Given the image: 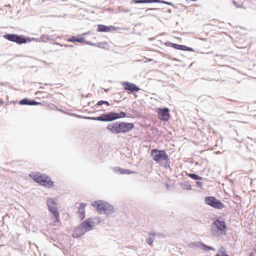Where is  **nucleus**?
I'll use <instances>...</instances> for the list:
<instances>
[{"label": "nucleus", "instance_id": "nucleus-1", "mask_svg": "<svg viewBox=\"0 0 256 256\" xmlns=\"http://www.w3.org/2000/svg\"><path fill=\"white\" fill-rule=\"evenodd\" d=\"M134 127V124L132 122H116L107 125L106 129L112 134H117L128 133Z\"/></svg>", "mask_w": 256, "mask_h": 256}, {"label": "nucleus", "instance_id": "nucleus-2", "mask_svg": "<svg viewBox=\"0 0 256 256\" xmlns=\"http://www.w3.org/2000/svg\"><path fill=\"white\" fill-rule=\"evenodd\" d=\"M29 176L39 185L46 188H50L54 186L52 178L45 174L39 172H32L30 174Z\"/></svg>", "mask_w": 256, "mask_h": 256}, {"label": "nucleus", "instance_id": "nucleus-3", "mask_svg": "<svg viewBox=\"0 0 256 256\" xmlns=\"http://www.w3.org/2000/svg\"><path fill=\"white\" fill-rule=\"evenodd\" d=\"M92 220L93 218H86L78 226L76 227L74 230V237L76 238H80L86 232L93 230L94 225Z\"/></svg>", "mask_w": 256, "mask_h": 256}, {"label": "nucleus", "instance_id": "nucleus-4", "mask_svg": "<svg viewBox=\"0 0 256 256\" xmlns=\"http://www.w3.org/2000/svg\"><path fill=\"white\" fill-rule=\"evenodd\" d=\"M91 206L96 208L100 214L104 213L106 215L112 214L114 212V207L104 200H98L91 204Z\"/></svg>", "mask_w": 256, "mask_h": 256}, {"label": "nucleus", "instance_id": "nucleus-5", "mask_svg": "<svg viewBox=\"0 0 256 256\" xmlns=\"http://www.w3.org/2000/svg\"><path fill=\"white\" fill-rule=\"evenodd\" d=\"M46 204L54 222H59L60 214L58 210V208L56 200L52 198H48L46 200Z\"/></svg>", "mask_w": 256, "mask_h": 256}, {"label": "nucleus", "instance_id": "nucleus-6", "mask_svg": "<svg viewBox=\"0 0 256 256\" xmlns=\"http://www.w3.org/2000/svg\"><path fill=\"white\" fill-rule=\"evenodd\" d=\"M150 156L154 161L158 164L162 162H166L170 160L168 156L164 150L152 149L150 151Z\"/></svg>", "mask_w": 256, "mask_h": 256}, {"label": "nucleus", "instance_id": "nucleus-7", "mask_svg": "<svg viewBox=\"0 0 256 256\" xmlns=\"http://www.w3.org/2000/svg\"><path fill=\"white\" fill-rule=\"evenodd\" d=\"M116 112H108L106 114H103L97 117H90V116H79L87 120H98L101 122H112L116 120Z\"/></svg>", "mask_w": 256, "mask_h": 256}, {"label": "nucleus", "instance_id": "nucleus-8", "mask_svg": "<svg viewBox=\"0 0 256 256\" xmlns=\"http://www.w3.org/2000/svg\"><path fill=\"white\" fill-rule=\"evenodd\" d=\"M204 202L206 204L218 210L222 209L225 206L220 200L214 196H206Z\"/></svg>", "mask_w": 256, "mask_h": 256}, {"label": "nucleus", "instance_id": "nucleus-9", "mask_svg": "<svg viewBox=\"0 0 256 256\" xmlns=\"http://www.w3.org/2000/svg\"><path fill=\"white\" fill-rule=\"evenodd\" d=\"M215 228L222 234L226 232L227 226L224 220H220L219 218H216L212 225V232L215 230Z\"/></svg>", "mask_w": 256, "mask_h": 256}, {"label": "nucleus", "instance_id": "nucleus-10", "mask_svg": "<svg viewBox=\"0 0 256 256\" xmlns=\"http://www.w3.org/2000/svg\"><path fill=\"white\" fill-rule=\"evenodd\" d=\"M157 112L158 118L163 122H167L168 120L170 114V110L168 108H158L157 110Z\"/></svg>", "mask_w": 256, "mask_h": 256}, {"label": "nucleus", "instance_id": "nucleus-11", "mask_svg": "<svg viewBox=\"0 0 256 256\" xmlns=\"http://www.w3.org/2000/svg\"><path fill=\"white\" fill-rule=\"evenodd\" d=\"M124 86V90L128 92V93H134L138 92L140 90V88L136 84L128 82H124L122 83Z\"/></svg>", "mask_w": 256, "mask_h": 256}, {"label": "nucleus", "instance_id": "nucleus-12", "mask_svg": "<svg viewBox=\"0 0 256 256\" xmlns=\"http://www.w3.org/2000/svg\"><path fill=\"white\" fill-rule=\"evenodd\" d=\"M190 247L194 249L200 248L205 251L214 250V248L206 245L202 242H196L190 244Z\"/></svg>", "mask_w": 256, "mask_h": 256}, {"label": "nucleus", "instance_id": "nucleus-13", "mask_svg": "<svg viewBox=\"0 0 256 256\" xmlns=\"http://www.w3.org/2000/svg\"><path fill=\"white\" fill-rule=\"evenodd\" d=\"M20 105L37 106L41 104V103L38 102L34 100H30L28 98H24L18 102Z\"/></svg>", "mask_w": 256, "mask_h": 256}, {"label": "nucleus", "instance_id": "nucleus-14", "mask_svg": "<svg viewBox=\"0 0 256 256\" xmlns=\"http://www.w3.org/2000/svg\"><path fill=\"white\" fill-rule=\"evenodd\" d=\"M115 30L114 26H107L104 24H98L97 26V31L98 32H108Z\"/></svg>", "mask_w": 256, "mask_h": 256}, {"label": "nucleus", "instance_id": "nucleus-15", "mask_svg": "<svg viewBox=\"0 0 256 256\" xmlns=\"http://www.w3.org/2000/svg\"><path fill=\"white\" fill-rule=\"evenodd\" d=\"M35 40L34 38H32V39L30 38H26L24 35H18L17 34V44H26L27 42H30L32 40Z\"/></svg>", "mask_w": 256, "mask_h": 256}, {"label": "nucleus", "instance_id": "nucleus-16", "mask_svg": "<svg viewBox=\"0 0 256 256\" xmlns=\"http://www.w3.org/2000/svg\"><path fill=\"white\" fill-rule=\"evenodd\" d=\"M67 41L69 42H78L79 43L82 44V43L86 42V40L84 39V37L81 36H72L70 37V38H68L67 40Z\"/></svg>", "mask_w": 256, "mask_h": 256}, {"label": "nucleus", "instance_id": "nucleus-17", "mask_svg": "<svg viewBox=\"0 0 256 256\" xmlns=\"http://www.w3.org/2000/svg\"><path fill=\"white\" fill-rule=\"evenodd\" d=\"M4 37L8 40L16 42V34H6Z\"/></svg>", "mask_w": 256, "mask_h": 256}, {"label": "nucleus", "instance_id": "nucleus-18", "mask_svg": "<svg viewBox=\"0 0 256 256\" xmlns=\"http://www.w3.org/2000/svg\"><path fill=\"white\" fill-rule=\"evenodd\" d=\"M186 176L194 180H202L203 178L196 174L186 172Z\"/></svg>", "mask_w": 256, "mask_h": 256}, {"label": "nucleus", "instance_id": "nucleus-19", "mask_svg": "<svg viewBox=\"0 0 256 256\" xmlns=\"http://www.w3.org/2000/svg\"><path fill=\"white\" fill-rule=\"evenodd\" d=\"M168 46H172L174 49L181 50L182 44H178L174 43L169 42Z\"/></svg>", "mask_w": 256, "mask_h": 256}, {"label": "nucleus", "instance_id": "nucleus-20", "mask_svg": "<svg viewBox=\"0 0 256 256\" xmlns=\"http://www.w3.org/2000/svg\"><path fill=\"white\" fill-rule=\"evenodd\" d=\"M116 120L120 118H124L126 116V114L124 112H121L120 113L116 112Z\"/></svg>", "mask_w": 256, "mask_h": 256}, {"label": "nucleus", "instance_id": "nucleus-21", "mask_svg": "<svg viewBox=\"0 0 256 256\" xmlns=\"http://www.w3.org/2000/svg\"><path fill=\"white\" fill-rule=\"evenodd\" d=\"M181 50L188 52H194L192 48L182 44Z\"/></svg>", "mask_w": 256, "mask_h": 256}, {"label": "nucleus", "instance_id": "nucleus-22", "mask_svg": "<svg viewBox=\"0 0 256 256\" xmlns=\"http://www.w3.org/2000/svg\"><path fill=\"white\" fill-rule=\"evenodd\" d=\"M86 206V204L84 203H80V206L78 207V214L80 212H85V207Z\"/></svg>", "mask_w": 256, "mask_h": 256}, {"label": "nucleus", "instance_id": "nucleus-23", "mask_svg": "<svg viewBox=\"0 0 256 256\" xmlns=\"http://www.w3.org/2000/svg\"><path fill=\"white\" fill-rule=\"evenodd\" d=\"M219 254L222 256H229V255L228 254L226 253L225 248H223V247H221V248H220V250Z\"/></svg>", "mask_w": 256, "mask_h": 256}, {"label": "nucleus", "instance_id": "nucleus-24", "mask_svg": "<svg viewBox=\"0 0 256 256\" xmlns=\"http://www.w3.org/2000/svg\"><path fill=\"white\" fill-rule=\"evenodd\" d=\"M105 104L108 106H110V104L108 102L106 101V100H103L98 101L97 102L96 105L100 106H102V104Z\"/></svg>", "mask_w": 256, "mask_h": 256}, {"label": "nucleus", "instance_id": "nucleus-25", "mask_svg": "<svg viewBox=\"0 0 256 256\" xmlns=\"http://www.w3.org/2000/svg\"><path fill=\"white\" fill-rule=\"evenodd\" d=\"M132 2L136 4L148 3V0H132Z\"/></svg>", "mask_w": 256, "mask_h": 256}, {"label": "nucleus", "instance_id": "nucleus-26", "mask_svg": "<svg viewBox=\"0 0 256 256\" xmlns=\"http://www.w3.org/2000/svg\"><path fill=\"white\" fill-rule=\"evenodd\" d=\"M112 170L116 173H120V174H122V172H123L122 170H124V169L120 167H114L112 168Z\"/></svg>", "mask_w": 256, "mask_h": 256}, {"label": "nucleus", "instance_id": "nucleus-27", "mask_svg": "<svg viewBox=\"0 0 256 256\" xmlns=\"http://www.w3.org/2000/svg\"><path fill=\"white\" fill-rule=\"evenodd\" d=\"M122 171L123 172H122V174H132L136 173V172L134 171H132L128 169H124Z\"/></svg>", "mask_w": 256, "mask_h": 256}, {"label": "nucleus", "instance_id": "nucleus-28", "mask_svg": "<svg viewBox=\"0 0 256 256\" xmlns=\"http://www.w3.org/2000/svg\"><path fill=\"white\" fill-rule=\"evenodd\" d=\"M41 41L44 42H46L47 41H48L50 40V36H45L43 35L41 37Z\"/></svg>", "mask_w": 256, "mask_h": 256}, {"label": "nucleus", "instance_id": "nucleus-29", "mask_svg": "<svg viewBox=\"0 0 256 256\" xmlns=\"http://www.w3.org/2000/svg\"><path fill=\"white\" fill-rule=\"evenodd\" d=\"M184 188L188 190H192V186L188 182H186L184 184Z\"/></svg>", "mask_w": 256, "mask_h": 256}, {"label": "nucleus", "instance_id": "nucleus-30", "mask_svg": "<svg viewBox=\"0 0 256 256\" xmlns=\"http://www.w3.org/2000/svg\"><path fill=\"white\" fill-rule=\"evenodd\" d=\"M146 242L149 245L152 246L154 239L152 238H149L146 239Z\"/></svg>", "mask_w": 256, "mask_h": 256}, {"label": "nucleus", "instance_id": "nucleus-31", "mask_svg": "<svg viewBox=\"0 0 256 256\" xmlns=\"http://www.w3.org/2000/svg\"><path fill=\"white\" fill-rule=\"evenodd\" d=\"M86 216L85 212L79 213V218L81 220H83Z\"/></svg>", "mask_w": 256, "mask_h": 256}, {"label": "nucleus", "instance_id": "nucleus-32", "mask_svg": "<svg viewBox=\"0 0 256 256\" xmlns=\"http://www.w3.org/2000/svg\"><path fill=\"white\" fill-rule=\"evenodd\" d=\"M45 92H40V91H38L36 92V93H35V94L36 95V96H38L40 97H42V98H44V96H43L42 94H44Z\"/></svg>", "mask_w": 256, "mask_h": 256}, {"label": "nucleus", "instance_id": "nucleus-33", "mask_svg": "<svg viewBox=\"0 0 256 256\" xmlns=\"http://www.w3.org/2000/svg\"><path fill=\"white\" fill-rule=\"evenodd\" d=\"M149 234L153 236H160L161 234L159 232H150Z\"/></svg>", "mask_w": 256, "mask_h": 256}, {"label": "nucleus", "instance_id": "nucleus-34", "mask_svg": "<svg viewBox=\"0 0 256 256\" xmlns=\"http://www.w3.org/2000/svg\"><path fill=\"white\" fill-rule=\"evenodd\" d=\"M162 0H148V3L158 2L162 4Z\"/></svg>", "mask_w": 256, "mask_h": 256}, {"label": "nucleus", "instance_id": "nucleus-35", "mask_svg": "<svg viewBox=\"0 0 256 256\" xmlns=\"http://www.w3.org/2000/svg\"><path fill=\"white\" fill-rule=\"evenodd\" d=\"M164 166L166 168H170V163L168 162V160L166 161V162H164Z\"/></svg>", "mask_w": 256, "mask_h": 256}, {"label": "nucleus", "instance_id": "nucleus-36", "mask_svg": "<svg viewBox=\"0 0 256 256\" xmlns=\"http://www.w3.org/2000/svg\"><path fill=\"white\" fill-rule=\"evenodd\" d=\"M196 185L199 188H202V184H203V183L202 182H200V181H197L196 182Z\"/></svg>", "mask_w": 256, "mask_h": 256}, {"label": "nucleus", "instance_id": "nucleus-37", "mask_svg": "<svg viewBox=\"0 0 256 256\" xmlns=\"http://www.w3.org/2000/svg\"><path fill=\"white\" fill-rule=\"evenodd\" d=\"M162 4H168V5H170V6H173L172 3L170 2H166V1H164V0H163L162 2Z\"/></svg>", "mask_w": 256, "mask_h": 256}, {"label": "nucleus", "instance_id": "nucleus-38", "mask_svg": "<svg viewBox=\"0 0 256 256\" xmlns=\"http://www.w3.org/2000/svg\"><path fill=\"white\" fill-rule=\"evenodd\" d=\"M157 10V8H148L146 10V12H151V11H153L154 10Z\"/></svg>", "mask_w": 256, "mask_h": 256}, {"label": "nucleus", "instance_id": "nucleus-39", "mask_svg": "<svg viewBox=\"0 0 256 256\" xmlns=\"http://www.w3.org/2000/svg\"><path fill=\"white\" fill-rule=\"evenodd\" d=\"M84 43H86V44H90V45H91V46H95L94 44L91 43L90 42H88V41H86V42H84Z\"/></svg>", "mask_w": 256, "mask_h": 256}, {"label": "nucleus", "instance_id": "nucleus-40", "mask_svg": "<svg viewBox=\"0 0 256 256\" xmlns=\"http://www.w3.org/2000/svg\"><path fill=\"white\" fill-rule=\"evenodd\" d=\"M122 12H129L130 10H122Z\"/></svg>", "mask_w": 256, "mask_h": 256}, {"label": "nucleus", "instance_id": "nucleus-41", "mask_svg": "<svg viewBox=\"0 0 256 256\" xmlns=\"http://www.w3.org/2000/svg\"><path fill=\"white\" fill-rule=\"evenodd\" d=\"M233 3L236 7H239V8L240 7V6L236 5V2L235 1H234Z\"/></svg>", "mask_w": 256, "mask_h": 256}, {"label": "nucleus", "instance_id": "nucleus-42", "mask_svg": "<svg viewBox=\"0 0 256 256\" xmlns=\"http://www.w3.org/2000/svg\"><path fill=\"white\" fill-rule=\"evenodd\" d=\"M64 46L66 47H73V46L72 45H68V44H66L64 45Z\"/></svg>", "mask_w": 256, "mask_h": 256}, {"label": "nucleus", "instance_id": "nucleus-43", "mask_svg": "<svg viewBox=\"0 0 256 256\" xmlns=\"http://www.w3.org/2000/svg\"><path fill=\"white\" fill-rule=\"evenodd\" d=\"M215 256H222L220 254L219 252H218Z\"/></svg>", "mask_w": 256, "mask_h": 256}, {"label": "nucleus", "instance_id": "nucleus-44", "mask_svg": "<svg viewBox=\"0 0 256 256\" xmlns=\"http://www.w3.org/2000/svg\"><path fill=\"white\" fill-rule=\"evenodd\" d=\"M40 88L44 89V86H40Z\"/></svg>", "mask_w": 256, "mask_h": 256}, {"label": "nucleus", "instance_id": "nucleus-45", "mask_svg": "<svg viewBox=\"0 0 256 256\" xmlns=\"http://www.w3.org/2000/svg\"><path fill=\"white\" fill-rule=\"evenodd\" d=\"M148 61L149 62H151V61H152V59H150V60H148Z\"/></svg>", "mask_w": 256, "mask_h": 256}, {"label": "nucleus", "instance_id": "nucleus-46", "mask_svg": "<svg viewBox=\"0 0 256 256\" xmlns=\"http://www.w3.org/2000/svg\"><path fill=\"white\" fill-rule=\"evenodd\" d=\"M168 12H171V10H168Z\"/></svg>", "mask_w": 256, "mask_h": 256}, {"label": "nucleus", "instance_id": "nucleus-47", "mask_svg": "<svg viewBox=\"0 0 256 256\" xmlns=\"http://www.w3.org/2000/svg\"><path fill=\"white\" fill-rule=\"evenodd\" d=\"M248 256H252V253H251Z\"/></svg>", "mask_w": 256, "mask_h": 256}, {"label": "nucleus", "instance_id": "nucleus-48", "mask_svg": "<svg viewBox=\"0 0 256 256\" xmlns=\"http://www.w3.org/2000/svg\"><path fill=\"white\" fill-rule=\"evenodd\" d=\"M208 80H212V79H210V78Z\"/></svg>", "mask_w": 256, "mask_h": 256}]
</instances>
